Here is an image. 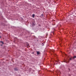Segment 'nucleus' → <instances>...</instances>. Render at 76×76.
I'll use <instances>...</instances> for the list:
<instances>
[{
  "label": "nucleus",
  "mask_w": 76,
  "mask_h": 76,
  "mask_svg": "<svg viewBox=\"0 0 76 76\" xmlns=\"http://www.w3.org/2000/svg\"><path fill=\"white\" fill-rule=\"evenodd\" d=\"M37 54H40V53H39V51H37Z\"/></svg>",
  "instance_id": "1"
},
{
  "label": "nucleus",
  "mask_w": 76,
  "mask_h": 76,
  "mask_svg": "<svg viewBox=\"0 0 76 76\" xmlns=\"http://www.w3.org/2000/svg\"><path fill=\"white\" fill-rule=\"evenodd\" d=\"M14 70H15V71H17V70H18V69H17V68H15L14 69Z\"/></svg>",
  "instance_id": "2"
},
{
  "label": "nucleus",
  "mask_w": 76,
  "mask_h": 76,
  "mask_svg": "<svg viewBox=\"0 0 76 76\" xmlns=\"http://www.w3.org/2000/svg\"><path fill=\"white\" fill-rule=\"evenodd\" d=\"M34 16H35V14H33L32 16L33 18H34Z\"/></svg>",
  "instance_id": "3"
},
{
  "label": "nucleus",
  "mask_w": 76,
  "mask_h": 76,
  "mask_svg": "<svg viewBox=\"0 0 76 76\" xmlns=\"http://www.w3.org/2000/svg\"><path fill=\"white\" fill-rule=\"evenodd\" d=\"M0 42H1V43H2V44H4V43L3 42V41H1Z\"/></svg>",
  "instance_id": "4"
},
{
  "label": "nucleus",
  "mask_w": 76,
  "mask_h": 76,
  "mask_svg": "<svg viewBox=\"0 0 76 76\" xmlns=\"http://www.w3.org/2000/svg\"><path fill=\"white\" fill-rule=\"evenodd\" d=\"M73 58H76V56H74Z\"/></svg>",
  "instance_id": "5"
},
{
  "label": "nucleus",
  "mask_w": 76,
  "mask_h": 76,
  "mask_svg": "<svg viewBox=\"0 0 76 76\" xmlns=\"http://www.w3.org/2000/svg\"><path fill=\"white\" fill-rule=\"evenodd\" d=\"M42 16H43V14H42Z\"/></svg>",
  "instance_id": "6"
},
{
  "label": "nucleus",
  "mask_w": 76,
  "mask_h": 76,
  "mask_svg": "<svg viewBox=\"0 0 76 76\" xmlns=\"http://www.w3.org/2000/svg\"><path fill=\"white\" fill-rule=\"evenodd\" d=\"M34 52H33V54H34Z\"/></svg>",
  "instance_id": "7"
},
{
  "label": "nucleus",
  "mask_w": 76,
  "mask_h": 76,
  "mask_svg": "<svg viewBox=\"0 0 76 76\" xmlns=\"http://www.w3.org/2000/svg\"><path fill=\"white\" fill-rule=\"evenodd\" d=\"M0 37V38H1V37Z\"/></svg>",
  "instance_id": "8"
},
{
  "label": "nucleus",
  "mask_w": 76,
  "mask_h": 76,
  "mask_svg": "<svg viewBox=\"0 0 76 76\" xmlns=\"http://www.w3.org/2000/svg\"><path fill=\"white\" fill-rule=\"evenodd\" d=\"M32 25H33V24H32Z\"/></svg>",
  "instance_id": "9"
}]
</instances>
